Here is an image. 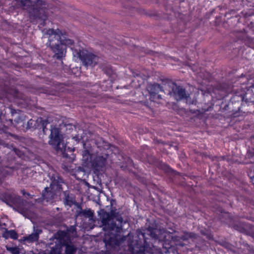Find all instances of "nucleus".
I'll return each mask as SVG.
<instances>
[{
  "label": "nucleus",
  "mask_w": 254,
  "mask_h": 254,
  "mask_svg": "<svg viewBox=\"0 0 254 254\" xmlns=\"http://www.w3.org/2000/svg\"><path fill=\"white\" fill-rule=\"evenodd\" d=\"M49 188L46 187L45 188L44 190L43 191L42 193V196L43 199H48V195H50L51 194V192H48Z\"/></svg>",
  "instance_id": "nucleus-19"
},
{
  "label": "nucleus",
  "mask_w": 254,
  "mask_h": 254,
  "mask_svg": "<svg viewBox=\"0 0 254 254\" xmlns=\"http://www.w3.org/2000/svg\"><path fill=\"white\" fill-rule=\"evenodd\" d=\"M65 203L69 206H71L72 204V201L68 199V196H67L66 198Z\"/></svg>",
  "instance_id": "nucleus-20"
},
{
  "label": "nucleus",
  "mask_w": 254,
  "mask_h": 254,
  "mask_svg": "<svg viewBox=\"0 0 254 254\" xmlns=\"http://www.w3.org/2000/svg\"><path fill=\"white\" fill-rule=\"evenodd\" d=\"M148 231L150 232V235L151 237L156 240H162L165 238V235H164L165 231L163 229H152L149 227Z\"/></svg>",
  "instance_id": "nucleus-8"
},
{
  "label": "nucleus",
  "mask_w": 254,
  "mask_h": 254,
  "mask_svg": "<svg viewBox=\"0 0 254 254\" xmlns=\"http://www.w3.org/2000/svg\"><path fill=\"white\" fill-rule=\"evenodd\" d=\"M46 34L49 35V44L51 49L55 54L57 59L61 58L64 53L63 45L71 46L72 40L66 39L60 29H49L46 30Z\"/></svg>",
  "instance_id": "nucleus-1"
},
{
  "label": "nucleus",
  "mask_w": 254,
  "mask_h": 254,
  "mask_svg": "<svg viewBox=\"0 0 254 254\" xmlns=\"http://www.w3.org/2000/svg\"><path fill=\"white\" fill-rule=\"evenodd\" d=\"M21 191H22V193H23V194L25 195L26 194V193L24 190H22Z\"/></svg>",
  "instance_id": "nucleus-22"
},
{
  "label": "nucleus",
  "mask_w": 254,
  "mask_h": 254,
  "mask_svg": "<svg viewBox=\"0 0 254 254\" xmlns=\"http://www.w3.org/2000/svg\"><path fill=\"white\" fill-rule=\"evenodd\" d=\"M54 240L55 242H58L62 246H65L66 254H74L76 248L70 245V240L67 233L64 231H60L54 235Z\"/></svg>",
  "instance_id": "nucleus-5"
},
{
  "label": "nucleus",
  "mask_w": 254,
  "mask_h": 254,
  "mask_svg": "<svg viewBox=\"0 0 254 254\" xmlns=\"http://www.w3.org/2000/svg\"><path fill=\"white\" fill-rule=\"evenodd\" d=\"M177 245H178V244H177ZM178 245L181 246H184V245L182 243H180V244H178Z\"/></svg>",
  "instance_id": "nucleus-24"
},
{
  "label": "nucleus",
  "mask_w": 254,
  "mask_h": 254,
  "mask_svg": "<svg viewBox=\"0 0 254 254\" xmlns=\"http://www.w3.org/2000/svg\"><path fill=\"white\" fill-rule=\"evenodd\" d=\"M26 202V201H24L19 196H16L14 199V204H15V206H16L17 208L19 209V210L18 211L21 213L24 212V211L23 209V206Z\"/></svg>",
  "instance_id": "nucleus-11"
},
{
  "label": "nucleus",
  "mask_w": 254,
  "mask_h": 254,
  "mask_svg": "<svg viewBox=\"0 0 254 254\" xmlns=\"http://www.w3.org/2000/svg\"><path fill=\"white\" fill-rule=\"evenodd\" d=\"M2 237L6 239H7L10 238L12 239L16 240L18 238V235L16 233V232L13 230H5V231L2 234Z\"/></svg>",
  "instance_id": "nucleus-13"
},
{
  "label": "nucleus",
  "mask_w": 254,
  "mask_h": 254,
  "mask_svg": "<svg viewBox=\"0 0 254 254\" xmlns=\"http://www.w3.org/2000/svg\"><path fill=\"white\" fill-rule=\"evenodd\" d=\"M191 69L194 71H197V70L195 69L194 67H191Z\"/></svg>",
  "instance_id": "nucleus-21"
},
{
  "label": "nucleus",
  "mask_w": 254,
  "mask_h": 254,
  "mask_svg": "<svg viewBox=\"0 0 254 254\" xmlns=\"http://www.w3.org/2000/svg\"><path fill=\"white\" fill-rule=\"evenodd\" d=\"M157 98L158 99H161V96L160 95H157Z\"/></svg>",
  "instance_id": "nucleus-23"
},
{
  "label": "nucleus",
  "mask_w": 254,
  "mask_h": 254,
  "mask_svg": "<svg viewBox=\"0 0 254 254\" xmlns=\"http://www.w3.org/2000/svg\"><path fill=\"white\" fill-rule=\"evenodd\" d=\"M129 248L132 254H145V249L143 247H138L137 245L132 247V245L129 244Z\"/></svg>",
  "instance_id": "nucleus-14"
},
{
  "label": "nucleus",
  "mask_w": 254,
  "mask_h": 254,
  "mask_svg": "<svg viewBox=\"0 0 254 254\" xmlns=\"http://www.w3.org/2000/svg\"><path fill=\"white\" fill-rule=\"evenodd\" d=\"M49 143L56 150L63 153L65 149L66 145L63 141V135L60 133L59 128L53 127L51 129Z\"/></svg>",
  "instance_id": "nucleus-3"
},
{
  "label": "nucleus",
  "mask_w": 254,
  "mask_h": 254,
  "mask_svg": "<svg viewBox=\"0 0 254 254\" xmlns=\"http://www.w3.org/2000/svg\"><path fill=\"white\" fill-rule=\"evenodd\" d=\"M78 55L79 59L86 66H94L98 62L99 58L86 50L80 51Z\"/></svg>",
  "instance_id": "nucleus-7"
},
{
  "label": "nucleus",
  "mask_w": 254,
  "mask_h": 254,
  "mask_svg": "<svg viewBox=\"0 0 254 254\" xmlns=\"http://www.w3.org/2000/svg\"><path fill=\"white\" fill-rule=\"evenodd\" d=\"M78 214L83 215L85 217H90L92 216L93 213L90 209L82 210L79 212Z\"/></svg>",
  "instance_id": "nucleus-18"
},
{
  "label": "nucleus",
  "mask_w": 254,
  "mask_h": 254,
  "mask_svg": "<svg viewBox=\"0 0 254 254\" xmlns=\"http://www.w3.org/2000/svg\"><path fill=\"white\" fill-rule=\"evenodd\" d=\"M148 90L151 95H155L157 94L159 91L162 90V88L158 84H154L151 85L148 87Z\"/></svg>",
  "instance_id": "nucleus-12"
},
{
  "label": "nucleus",
  "mask_w": 254,
  "mask_h": 254,
  "mask_svg": "<svg viewBox=\"0 0 254 254\" xmlns=\"http://www.w3.org/2000/svg\"><path fill=\"white\" fill-rule=\"evenodd\" d=\"M95 161L97 166L99 167H102L105 165L106 159L102 156H98L96 158Z\"/></svg>",
  "instance_id": "nucleus-16"
},
{
  "label": "nucleus",
  "mask_w": 254,
  "mask_h": 254,
  "mask_svg": "<svg viewBox=\"0 0 254 254\" xmlns=\"http://www.w3.org/2000/svg\"><path fill=\"white\" fill-rule=\"evenodd\" d=\"M26 194L28 196H30V194L29 193H26Z\"/></svg>",
  "instance_id": "nucleus-25"
},
{
  "label": "nucleus",
  "mask_w": 254,
  "mask_h": 254,
  "mask_svg": "<svg viewBox=\"0 0 254 254\" xmlns=\"http://www.w3.org/2000/svg\"><path fill=\"white\" fill-rule=\"evenodd\" d=\"M197 238L196 235L193 233L185 232L184 234L179 237L175 236L173 238L175 241H179L180 240L187 241L189 239H195Z\"/></svg>",
  "instance_id": "nucleus-10"
},
{
  "label": "nucleus",
  "mask_w": 254,
  "mask_h": 254,
  "mask_svg": "<svg viewBox=\"0 0 254 254\" xmlns=\"http://www.w3.org/2000/svg\"><path fill=\"white\" fill-rule=\"evenodd\" d=\"M55 243L56 245L51 248L50 254H61L62 245L58 242Z\"/></svg>",
  "instance_id": "nucleus-15"
},
{
  "label": "nucleus",
  "mask_w": 254,
  "mask_h": 254,
  "mask_svg": "<svg viewBox=\"0 0 254 254\" xmlns=\"http://www.w3.org/2000/svg\"><path fill=\"white\" fill-rule=\"evenodd\" d=\"M101 222L104 231L116 230V231L120 232L122 229L124 220L115 211H111L110 213L105 212L102 214Z\"/></svg>",
  "instance_id": "nucleus-2"
},
{
  "label": "nucleus",
  "mask_w": 254,
  "mask_h": 254,
  "mask_svg": "<svg viewBox=\"0 0 254 254\" xmlns=\"http://www.w3.org/2000/svg\"><path fill=\"white\" fill-rule=\"evenodd\" d=\"M21 3L23 8L32 13L35 17H38L39 14L41 13V10L47 7L46 3L42 0H36L33 3L30 0H22Z\"/></svg>",
  "instance_id": "nucleus-4"
},
{
  "label": "nucleus",
  "mask_w": 254,
  "mask_h": 254,
  "mask_svg": "<svg viewBox=\"0 0 254 254\" xmlns=\"http://www.w3.org/2000/svg\"><path fill=\"white\" fill-rule=\"evenodd\" d=\"M166 86L167 90L169 91L168 94L177 101L187 100L190 97L189 94L186 92L185 89L174 82L168 83Z\"/></svg>",
  "instance_id": "nucleus-6"
},
{
  "label": "nucleus",
  "mask_w": 254,
  "mask_h": 254,
  "mask_svg": "<svg viewBox=\"0 0 254 254\" xmlns=\"http://www.w3.org/2000/svg\"><path fill=\"white\" fill-rule=\"evenodd\" d=\"M6 250L12 254H19V249L17 247H11L6 246Z\"/></svg>",
  "instance_id": "nucleus-17"
},
{
  "label": "nucleus",
  "mask_w": 254,
  "mask_h": 254,
  "mask_svg": "<svg viewBox=\"0 0 254 254\" xmlns=\"http://www.w3.org/2000/svg\"><path fill=\"white\" fill-rule=\"evenodd\" d=\"M42 232L41 230L36 229L34 232L28 236L23 237V241L28 243H33L38 241L39 235Z\"/></svg>",
  "instance_id": "nucleus-9"
}]
</instances>
